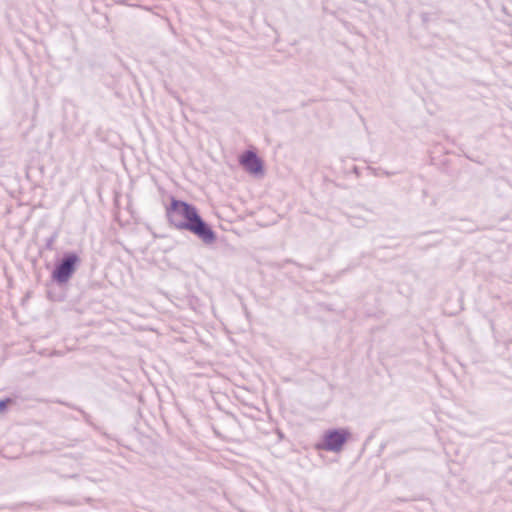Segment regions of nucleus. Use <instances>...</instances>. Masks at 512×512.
Here are the masks:
<instances>
[{
	"label": "nucleus",
	"instance_id": "nucleus-2",
	"mask_svg": "<svg viewBox=\"0 0 512 512\" xmlns=\"http://www.w3.org/2000/svg\"><path fill=\"white\" fill-rule=\"evenodd\" d=\"M82 259L77 251H64L54 261L47 286V298L54 302L65 301L66 288L81 266Z\"/></svg>",
	"mask_w": 512,
	"mask_h": 512
},
{
	"label": "nucleus",
	"instance_id": "nucleus-12",
	"mask_svg": "<svg viewBox=\"0 0 512 512\" xmlns=\"http://www.w3.org/2000/svg\"><path fill=\"white\" fill-rule=\"evenodd\" d=\"M84 500H85L86 503H90L92 501V498L86 497Z\"/></svg>",
	"mask_w": 512,
	"mask_h": 512
},
{
	"label": "nucleus",
	"instance_id": "nucleus-14",
	"mask_svg": "<svg viewBox=\"0 0 512 512\" xmlns=\"http://www.w3.org/2000/svg\"><path fill=\"white\" fill-rule=\"evenodd\" d=\"M353 225H354V226H358V227H360V226H361V223H360V221H357V223H356V222H353Z\"/></svg>",
	"mask_w": 512,
	"mask_h": 512
},
{
	"label": "nucleus",
	"instance_id": "nucleus-1",
	"mask_svg": "<svg viewBox=\"0 0 512 512\" xmlns=\"http://www.w3.org/2000/svg\"><path fill=\"white\" fill-rule=\"evenodd\" d=\"M169 203L165 206V215L168 224L180 231H188L205 245H212L217 240V233L212 225L200 214L198 208L174 195L169 196Z\"/></svg>",
	"mask_w": 512,
	"mask_h": 512
},
{
	"label": "nucleus",
	"instance_id": "nucleus-17",
	"mask_svg": "<svg viewBox=\"0 0 512 512\" xmlns=\"http://www.w3.org/2000/svg\"><path fill=\"white\" fill-rule=\"evenodd\" d=\"M45 266H46L47 269L50 268V264L49 263H47Z\"/></svg>",
	"mask_w": 512,
	"mask_h": 512
},
{
	"label": "nucleus",
	"instance_id": "nucleus-10",
	"mask_svg": "<svg viewBox=\"0 0 512 512\" xmlns=\"http://www.w3.org/2000/svg\"><path fill=\"white\" fill-rule=\"evenodd\" d=\"M429 233H440V231L439 230L426 231V232H422V233L418 234V236L426 235Z\"/></svg>",
	"mask_w": 512,
	"mask_h": 512
},
{
	"label": "nucleus",
	"instance_id": "nucleus-4",
	"mask_svg": "<svg viewBox=\"0 0 512 512\" xmlns=\"http://www.w3.org/2000/svg\"><path fill=\"white\" fill-rule=\"evenodd\" d=\"M239 165L250 175L262 177L265 174L264 161L255 150H245L238 157Z\"/></svg>",
	"mask_w": 512,
	"mask_h": 512
},
{
	"label": "nucleus",
	"instance_id": "nucleus-16",
	"mask_svg": "<svg viewBox=\"0 0 512 512\" xmlns=\"http://www.w3.org/2000/svg\"><path fill=\"white\" fill-rule=\"evenodd\" d=\"M68 477H69V478H74V479H75V478H78L79 476H78L77 474H73V475H69Z\"/></svg>",
	"mask_w": 512,
	"mask_h": 512
},
{
	"label": "nucleus",
	"instance_id": "nucleus-3",
	"mask_svg": "<svg viewBox=\"0 0 512 512\" xmlns=\"http://www.w3.org/2000/svg\"><path fill=\"white\" fill-rule=\"evenodd\" d=\"M350 437L351 432L348 428H330L324 431L316 448L327 452L339 453L344 449Z\"/></svg>",
	"mask_w": 512,
	"mask_h": 512
},
{
	"label": "nucleus",
	"instance_id": "nucleus-15",
	"mask_svg": "<svg viewBox=\"0 0 512 512\" xmlns=\"http://www.w3.org/2000/svg\"><path fill=\"white\" fill-rule=\"evenodd\" d=\"M353 225H354V226H358V227H360V226H361V223H360V221H357V223H356V222H353Z\"/></svg>",
	"mask_w": 512,
	"mask_h": 512
},
{
	"label": "nucleus",
	"instance_id": "nucleus-7",
	"mask_svg": "<svg viewBox=\"0 0 512 512\" xmlns=\"http://www.w3.org/2000/svg\"><path fill=\"white\" fill-rule=\"evenodd\" d=\"M14 402L15 401L10 397L0 399V413H5L8 410V407Z\"/></svg>",
	"mask_w": 512,
	"mask_h": 512
},
{
	"label": "nucleus",
	"instance_id": "nucleus-18",
	"mask_svg": "<svg viewBox=\"0 0 512 512\" xmlns=\"http://www.w3.org/2000/svg\"><path fill=\"white\" fill-rule=\"evenodd\" d=\"M286 262H288V263H292L293 261H292V260H290V259H287V260H286Z\"/></svg>",
	"mask_w": 512,
	"mask_h": 512
},
{
	"label": "nucleus",
	"instance_id": "nucleus-8",
	"mask_svg": "<svg viewBox=\"0 0 512 512\" xmlns=\"http://www.w3.org/2000/svg\"><path fill=\"white\" fill-rule=\"evenodd\" d=\"M58 502L68 506H80L82 504L78 499L58 500Z\"/></svg>",
	"mask_w": 512,
	"mask_h": 512
},
{
	"label": "nucleus",
	"instance_id": "nucleus-9",
	"mask_svg": "<svg viewBox=\"0 0 512 512\" xmlns=\"http://www.w3.org/2000/svg\"><path fill=\"white\" fill-rule=\"evenodd\" d=\"M420 18H421L423 25H427L431 21V14L428 12H421Z\"/></svg>",
	"mask_w": 512,
	"mask_h": 512
},
{
	"label": "nucleus",
	"instance_id": "nucleus-5",
	"mask_svg": "<svg viewBox=\"0 0 512 512\" xmlns=\"http://www.w3.org/2000/svg\"><path fill=\"white\" fill-rule=\"evenodd\" d=\"M58 403L62 404V405H65L71 409H74L78 412L81 413L82 417H83V420L85 421V423L91 425L92 424V421H91V416L85 412L82 408L76 406V405H73V404H70V403H66V402H63V401H57Z\"/></svg>",
	"mask_w": 512,
	"mask_h": 512
},
{
	"label": "nucleus",
	"instance_id": "nucleus-11",
	"mask_svg": "<svg viewBox=\"0 0 512 512\" xmlns=\"http://www.w3.org/2000/svg\"><path fill=\"white\" fill-rule=\"evenodd\" d=\"M277 434L281 439L284 437V434L280 430H277Z\"/></svg>",
	"mask_w": 512,
	"mask_h": 512
},
{
	"label": "nucleus",
	"instance_id": "nucleus-6",
	"mask_svg": "<svg viewBox=\"0 0 512 512\" xmlns=\"http://www.w3.org/2000/svg\"><path fill=\"white\" fill-rule=\"evenodd\" d=\"M58 235V231H54L48 238H46L44 247L40 249V252H42L43 249L53 251L55 249L54 244L58 238Z\"/></svg>",
	"mask_w": 512,
	"mask_h": 512
},
{
	"label": "nucleus",
	"instance_id": "nucleus-13",
	"mask_svg": "<svg viewBox=\"0 0 512 512\" xmlns=\"http://www.w3.org/2000/svg\"><path fill=\"white\" fill-rule=\"evenodd\" d=\"M384 174H385L386 176H391V175H393L394 173H392V172H388V171H385V172H384Z\"/></svg>",
	"mask_w": 512,
	"mask_h": 512
}]
</instances>
